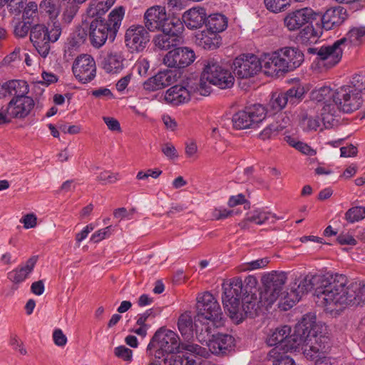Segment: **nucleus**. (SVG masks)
Segmentation results:
<instances>
[{
  "instance_id": "1",
  "label": "nucleus",
  "mask_w": 365,
  "mask_h": 365,
  "mask_svg": "<svg viewBox=\"0 0 365 365\" xmlns=\"http://www.w3.org/2000/svg\"><path fill=\"white\" fill-rule=\"evenodd\" d=\"M350 287L351 283L346 276L327 273L322 275L321 285L314 288L316 302L321 306L330 307L331 309L337 305L346 306L348 301L352 299L353 291L350 290Z\"/></svg>"
},
{
  "instance_id": "2",
  "label": "nucleus",
  "mask_w": 365,
  "mask_h": 365,
  "mask_svg": "<svg viewBox=\"0 0 365 365\" xmlns=\"http://www.w3.org/2000/svg\"><path fill=\"white\" fill-rule=\"evenodd\" d=\"M180 346L182 349L200 356H202L205 352V349L197 344L180 343L175 332L160 328L150 339L146 349V354L150 358L162 359L165 362V358H170V356L174 355L179 351Z\"/></svg>"
},
{
  "instance_id": "3",
  "label": "nucleus",
  "mask_w": 365,
  "mask_h": 365,
  "mask_svg": "<svg viewBox=\"0 0 365 365\" xmlns=\"http://www.w3.org/2000/svg\"><path fill=\"white\" fill-rule=\"evenodd\" d=\"M197 315L195 317L196 336L199 341H205L203 331L209 335L212 329L223 326L222 312L219 303L209 292L197 297Z\"/></svg>"
},
{
  "instance_id": "4",
  "label": "nucleus",
  "mask_w": 365,
  "mask_h": 365,
  "mask_svg": "<svg viewBox=\"0 0 365 365\" xmlns=\"http://www.w3.org/2000/svg\"><path fill=\"white\" fill-rule=\"evenodd\" d=\"M125 14L123 6L114 9L108 15V20L95 18L90 23L89 39L96 48L102 47L108 40L114 41Z\"/></svg>"
},
{
  "instance_id": "5",
  "label": "nucleus",
  "mask_w": 365,
  "mask_h": 365,
  "mask_svg": "<svg viewBox=\"0 0 365 365\" xmlns=\"http://www.w3.org/2000/svg\"><path fill=\"white\" fill-rule=\"evenodd\" d=\"M264 73L279 76L299 67L304 61L303 53L297 48L284 47L263 55Z\"/></svg>"
},
{
  "instance_id": "6",
  "label": "nucleus",
  "mask_w": 365,
  "mask_h": 365,
  "mask_svg": "<svg viewBox=\"0 0 365 365\" xmlns=\"http://www.w3.org/2000/svg\"><path fill=\"white\" fill-rule=\"evenodd\" d=\"M304 329L300 334L302 344L299 349L308 359L314 360L320 355H324L330 348V339L327 336L317 334L315 328V317L306 315L301 321Z\"/></svg>"
},
{
  "instance_id": "7",
  "label": "nucleus",
  "mask_w": 365,
  "mask_h": 365,
  "mask_svg": "<svg viewBox=\"0 0 365 365\" xmlns=\"http://www.w3.org/2000/svg\"><path fill=\"white\" fill-rule=\"evenodd\" d=\"M304 327V324L300 322L296 325L294 333L292 334L291 327L287 325L277 327L272 331L266 341L268 346L275 347L269 351L268 357L274 358L275 355L279 354V351L284 352L299 351L302 344L300 334L305 329Z\"/></svg>"
},
{
  "instance_id": "8",
  "label": "nucleus",
  "mask_w": 365,
  "mask_h": 365,
  "mask_svg": "<svg viewBox=\"0 0 365 365\" xmlns=\"http://www.w3.org/2000/svg\"><path fill=\"white\" fill-rule=\"evenodd\" d=\"M363 103V98L351 86H344L335 91L334 104L326 105L322 109V121L325 124L334 120L336 107L344 113H351L358 110Z\"/></svg>"
},
{
  "instance_id": "9",
  "label": "nucleus",
  "mask_w": 365,
  "mask_h": 365,
  "mask_svg": "<svg viewBox=\"0 0 365 365\" xmlns=\"http://www.w3.org/2000/svg\"><path fill=\"white\" fill-rule=\"evenodd\" d=\"M61 34V27L54 22L48 29L44 24H36L31 29L30 40L38 53L46 58L51 49V43L58 41Z\"/></svg>"
},
{
  "instance_id": "10",
  "label": "nucleus",
  "mask_w": 365,
  "mask_h": 365,
  "mask_svg": "<svg viewBox=\"0 0 365 365\" xmlns=\"http://www.w3.org/2000/svg\"><path fill=\"white\" fill-rule=\"evenodd\" d=\"M222 297L225 310L230 318L237 323L243 320V310L240 307V299L243 297V282L241 278L236 277L231 279L227 287L224 288Z\"/></svg>"
},
{
  "instance_id": "11",
  "label": "nucleus",
  "mask_w": 365,
  "mask_h": 365,
  "mask_svg": "<svg viewBox=\"0 0 365 365\" xmlns=\"http://www.w3.org/2000/svg\"><path fill=\"white\" fill-rule=\"evenodd\" d=\"M202 78L207 81L220 88H231L234 85L235 78L232 73L224 68L221 63L214 58H209L202 61Z\"/></svg>"
},
{
  "instance_id": "12",
  "label": "nucleus",
  "mask_w": 365,
  "mask_h": 365,
  "mask_svg": "<svg viewBox=\"0 0 365 365\" xmlns=\"http://www.w3.org/2000/svg\"><path fill=\"white\" fill-rule=\"evenodd\" d=\"M287 279V273L278 271H273L262 277L264 289L260 293V302L267 309L284 294L282 291Z\"/></svg>"
},
{
  "instance_id": "13",
  "label": "nucleus",
  "mask_w": 365,
  "mask_h": 365,
  "mask_svg": "<svg viewBox=\"0 0 365 365\" xmlns=\"http://www.w3.org/2000/svg\"><path fill=\"white\" fill-rule=\"evenodd\" d=\"M266 117V109L259 104L247 107L235 113L232 118L234 128L244 130L255 128Z\"/></svg>"
},
{
  "instance_id": "14",
  "label": "nucleus",
  "mask_w": 365,
  "mask_h": 365,
  "mask_svg": "<svg viewBox=\"0 0 365 365\" xmlns=\"http://www.w3.org/2000/svg\"><path fill=\"white\" fill-rule=\"evenodd\" d=\"M234 73L240 78H249L262 68L264 70L263 56L259 59L254 54H242L234 62Z\"/></svg>"
},
{
  "instance_id": "15",
  "label": "nucleus",
  "mask_w": 365,
  "mask_h": 365,
  "mask_svg": "<svg viewBox=\"0 0 365 365\" xmlns=\"http://www.w3.org/2000/svg\"><path fill=\"white\" fill-rule=\"evenodd\" d=\"M344 43L345 38H341L331 45L323 46L320 48H309L308 52L317 54L318 59L323 62L324 66L331 68L340 61L343 53L341 46Z\"/></svg>"
},
{
  "instance_id": "16",
  "label": "nucleus",
  "mask_w": 365,
  "mask_h": 365,
  "mask_svg": "<svg viewBox=\"0 0 365 365\" xmlns=\"http://www.w3.org/2000/svg\"><path fill=\"white\" fill-rule=\"evenodd\" d=\"M148 30L143 25H132L125 33V43L131 52H141L150 41Z\"/></svg>"
},
{
  "instance_id": "17",
  "label": "nucleus",
  "mask_w": 365,
  "mask_h": 365,
  "mask_svg": "<svg viewBox=\"0 0 365 365\" xmlns=\"http://www.w3.org/2000/svg\"><path fill=\"white\" fill-rule=\"evenodd\" d=\"M75 77L81 83H86L92 81L96 74V62L88 54L78 56L72 66Z\"/></svg>"
},
{
  "instance_id": "18",
  "label": "nucleus",
  "mask_w": 365,
  "mask_h": 365,
  "mask_svg": "<svg viewBox=\"0 0 365 365\" xmlns=\"http://www.w3.org/2000/svg\"><path fill=\"white\" fill-rule=\"evenodd\" d=\"M319 16L312 8L304 7L289 12L284 19V26L289 31H297L305 24H311Z\"/></svg>"
},
{
  "instance_id": "19",
  "label": "nucleus",
  "mask_w": 365,
  "mask_h": 365,
  "mask_svg": "<svg viewBox=\"0 0 365 365\" xmlns=\"http://www.w3.org/2000/svg\"><path fill=\"white\" fill-rule=\"evenodd\" d=\"M195 59L193 50L188 47H178L170 51L163 58V63L170 68H185Z\"/></svg>"
},
{
  "instance_id": "20",
  "label": "nucleus",
  "mask_w": 365,
  "mask_h": 365,
  "mask_svg": "<svg viewBox=\"0 0 365 365\" xmlns=\"http://www.w3.org/2000/svg\"><path fill=\"white\" fill-rule=\"evenodd\" d=\"M37 260V256H32L25 263L19 264L17 267L7 273V279L12 283L11 287L12 293H14L19 289L20 284L29 278L34 271Z\"/></svg>"
},
{
  "instance_id": "21",
  "label": "nucleus",
  "mask_w": 365,
  "mask_h": 365,
  "mask_svg": "<svg viewBox=\"0 0 365 365\" xmlns=\"http://www.w3.org/2000/svg\"><path fill=\"white\" fill-rule=\"evenodd\" d=\"M203 333L205 341L203 340L200 342L202 344L205 342L210 351L213 354L224 355L233 345L234 339L231 335L223 334H215L212 332L207 335L205 330L203 331Z\"/></svg>"
},
{
  "instance_id": "22",
  "label": "nucleus",
  "mask_w": 365,
  "mask_h": 365,
  "mask_svg": "<svg viewBox=\"0 0 365 365\" xmlns=\"http://www.w3.org/2000/svg\"><path fill=\"white\" fill-rule=\"evenodd\" d=\"M322 279V275H307L305 276L299 282L297 289H292L290 293H287V297H284L286 301L284 304H287V306L289 308L293 307V305L299 302L304 293L308 292L311 289L314 288V286L316 287L318 285H321V280Z\"/></svg>"
},
{
  "instance_id": "23",
  "label": "nucleus",
  "mask_w": 365,
  "mask_h": 365,
  "mask_svg": "<svg viewBox=\"0 0 365 365\" xmlns=\"http://www.w3.org/2000/svg\"><path fill=\"white\" fill-rule=\"evenodd\" d=\"M145 27L151 32L161 30L163 31L165 22L167 20L165 8L161 6H153L146 10L143 16Z\"/></svg>"
},
{
  "instance_id": "24",
  "label": "nucleus",
  "mask_w": 365,
  "mask_h": 365,
  "mask_svg": "<svg viewBox=\"0 0 365 365\" xmlns=\"http://www.w3.org/2000/svg\"><path fill=\"white\" fill-rule=\"evenodd\" d=\"M34 107V100L26 96L13 98L7 106V115L10 118H24Z\"/></svg>"
},
{
  "instance_id": "25",
  "label": "nucleus",
  "mask_w": 365,
  "mask_h": 365,
  "mask_svg": "<svg viewBox=\"0 0 365 365\" xmlns=\"http://www.w3.org/2000/svg\"><path fill=\"white\" fill-rule=\"evenodd\" d=\"M348 14L346 9L339 6L328 9L322 16H320L322 28L325 30H331L340 26L346 19Z\"/></svg>"
},
{
  "instance_id": "26",
  "label": "nucleus",
  "mask_w": 365,
  "mask_h": 365,
  "mask_svg": "<svg viewBox=\"0 0 365 365\" xmlns=\"http://www.w3.org/2000/svg\"><path fill=\"white\" fill-rule=\"evenodd\" d=\"M192 91L181 85H175L170 88L165 93V100L173 106H179L187 103L190 100Z\"/></svg>"
},
{
  "instance_id": "27",
  "label": "nucleus",
  "mask_w": 365,
  "mask_h": 365,
  "mask_svg": "<svg viewBox=\"0 0 365 365\" xmlns=\"http://www.w3.org/2000/svg\"><path fill=\"white\" fill-rule=\"evenodd\" d=\"M206 16L204 8H193L184 13L182 20L188 29H196L206 24Z\"/></svg>"
},
{
  "instance_id": "28",
  "label": "nucleus",
  "mask_w": 365,
  "mask_h": 365,
  "mask_svg": "<svg viewBox=\"0 0 365 365\" xmlns=\"http://www.w3.org/2000/svg\"><path fill=\"white\" fill-rule=\"evenodd\" d=\"M124 60L120 52L110 51L102 59L101 66L107 73H118L124 68Z\"/></svg>"
},
{
  "instance_id": "29",
  "label": "nucleus",
  "mask_w": 365,
  "mask_h": 365,
  "mask_svg": "<svg viewBox=\"0 0 365 365\" xmlns=\"http://www.w3.org/2000/svg\"><path fill=\"white\" fill-rule=\"evenodd\" d=\"M155 45L162 50H168L173 46L182 43V36H178L171 32H164L157 35L153 39Z\"/></svg>"
},
{
  "instance_id": "30",
  "label": "nucleus",
  "mask_w": 365,
  "mask_h": 365,
  "mask_svg": "<svg viewBox=\"0 0 365 365\" xmlns=\"http://www.w3.org/2000/svg\"><path fill=\"white\" fill-rule=\"evenodd\" d=\"M242 310H243V319L245 317L255 318L258 315V311L260 307H265L262 304L260 299L258 300L255 294H248L242 298Z\"/></svg>"
},
{
  "instance_id": "31",
  "label": "nucleus",
  "mask_w": 365,
  "mask_h": 365,
  "mask_svg": "<svg viewBox=\"0 0 365 365\" xmlns=\"http://www.w3.org/2000/svg\"><path fill=\"white\" fill-rule=\"evenodd\" d=\"M115 0H91L87 9L88 16L95 18H102L108 10L114 4Z\"/></svg>"
},
{
  "instance_id": "32",
  "label": "nucleus",
  "mask_w": 365,
  "mask_h": 365,
  "mask_svg": "<svg viewBox=\"0 0 365 365\" xmlns=\"http://www.w3.org/2000/svg\"><path fill=\"white\" fill-rule=\"evenodd\" d=\"M5 97L13 96L14 98L26 96L29 92L28 85L26 81L20 80H11L4 83Z\"/></svg>"
},
{
  "instance_id": "33",
  "label": "nucleus",
  "mask_w": 365,
  "mask_h": 365,
  "mask_svg": "<svg viewBox=\"0 0 365 365\" xmlns=\"http://www.w3.org/2000/svg\"><path fill=\"white\" fill-rule=\"evenodd\" d=\"M205 26L212 34L223 31L227 26V19L220 14H210L207 17Z\"/></svg>"
},
{
  "instance_id": "34",
  "label": "nucleus",
  "mask_w": 365,
  "mask_h": 365,
  "mask_svg": "<svg viewBox=\"0 0 365 365\" xmlns=\"http://www.w3.org/2000/svg\"><path fill=\"white\" fill-rule=\"evenodd\" d=\"M178 326L185 340L189 341L193 338L194 330L196 331V329L190 316L182 314L178 319Z\"/></svg>"
},
{
  "instance_id": "35",
  "label": "nucleus",
  "mask_w": 365,
  "mask_h": 365,
  "mask_svg": "<svg viewBox=\"0 0 365 365\" xmlns=\"http://www.w3.org/2000/svg\"><path fill=\"white\" fill-rule=\"evenodd\" d=\"M186 354H176L170 356V358H165V365H197V354L189 352Z\"/></svg>"
},
{
  "instance_id": "36",
  "label": "nucleus",
  "mask_w": 365,
  "mask_h": 365,
  "mask_svg": "<svg viewBox=\"0 0 365 365\" xmlns=\"http://www.w3.org/2000/svg\"><path fill=\"white\" fill-rule=\"evenodd\" d=\"M334 95H335V91H333L329 86H322L312 91L311 98L319 103L323 102L324 103V108L326 105L329 104L327 102L331 100L334 102Z\"/></svg>"
},
{
  "instance_id": "37",
  "label": "nucleus",
  "mask_w": 365,
  "mask_h": 365,
  "mask_svg": "<svg viewBox=\"0 0 365 365\" xmlns=\"http://www.w3.org/2000/svg\"><path fill=\"white\" fill-rule=\"evenodd\" d=\"M350 290H352L351 298L348 301V305H361L365 304V283L362 285L351 283Z\"/></svg>"
},
{
  "instance_id": "38",
  "label": "nucleus",
  "mask_w": 365,
  "mask_h": 365,
  "mask_svg": "<svg viewBox=\"0 0 365 365\" xmlns=\"http://www.w3.org/2000/svg\"><path fill=\"white\" fill-rule=\"evenodd\" d=\"M39 6L51 20H55L60 14V5L56 0H43Z\"/></svg>"
},
{
  "instance_id": "39",
  "label": "nucleus",
  "mask_w": 365,
  "mask_h": 365,
  "mask_svg": "<svg viewBox=\"0 0 365 365\" xmlns=\"http://www.w3.org/2000/svg\"><path fill=\"white\" fill-rule=\"evenodd\" d=\"M343 38H345V42L349 41L355 46L361 44L365 41V26L351 29Z\"/></svg>"
},
{
  "instance_id": "40",
  "label": "nucleus",
  "mask_w": 365,
  "mask_h": 365,
  "mask_svg": "<svg viewBox=\"0 0 365 365\" xmlns=\"http://www.w3.org/2000/svg\"><path fill=\"white\" fill-rule=\"evenodd\" d=\"M270 217L274 219L272 222H274L277 219L274 214L261 210H254L249 215H247V220H250V222L257 225H262L268 221Z\"/></svg>"
},
{
  "instance_id": "41",
  "label": "nucleus",
  "mask_w": 365,
  "mask_h": 365,
  "mask_svg": "<svg viewBox=\"0 0 365 365\" xmlns=\"http://www.w3.org/2000/svg\"><path fill=\"white\" fill-rule=\"evenodd\" d=\"M287 98V103L290 105L299 103L304 98V89L303 87H292L284 92Z\"/></svg>"
},
{
  "instance_id": "42",
  "label": "nucleus",
  "mask_w": 365,
  "mask_h": 365,
  "mask_svg": "<svg viewBox=\"0 0 365 365\" xmlns=\"http://www.w3.org/2000/svg\"><path fill=\"white\" fill-rule=\"evenodd\" d=\"M155 76L162 88L170 86L177 81V74L170 70L159 71Z\"/></svg>"
},
{
  "instance_id": "43",
  "label": "nucleus",
  "mask_w": 365,
  "mask_h": 365,
  "mask_svg": "<svg viewBox=\"0 0 365 365\" xmlns=\"http://www.w3.org/2000/svg\"><path fill=\"white\" fill-rule=\"evenodd\" d=\"M183 30V24L180 19L178 18H168L167 16L166 22L163 28L164 32H171L178 36H182Z\"/></svg>"
},
{
  "instance_id": "44",
  "label": "nucleus",
  "mask_w": 365,
  "mask_h": 365,
  "mask_svg": "<svg viewBox=\"0 0 365 365\" xmlns=\"http://www.w3.org/2000/svg\"><path fill=\"white\" fill-rule=\"evenodd\" d=\"M288 104L287 98L284 92L274 93L269 101V106L274 111H279Z\"/></svg>"
},
{
  "instance_id": "45",
  "label": "nucleus",
  "mask_w": 365,
  "mask_h": 365,
  "mask_svg": "<svg viewBox=\"0 0 365 365\" xmlns=\"http://www.w3.org/2000/svg\"><path fill=\"white\" fill-rule=\"evenodd\" d=\"M298 37L303 43H312L316 41L317 33L312 26H307L300 31Z\"/></svg>"
},
{
  "instance_id": "46",
  "label": "nucleus",
  "mask_w": 365,
  "mask_h": 365,
  "mask_svg": "<svg viewBox=\"0 0 365 365\" xmlns=\"http://www.w3.org/2000/svg\"><path fill=\"white\" fill-rule=\"evenodd\" d=\"M346 219L350 222L361 220L365 217V207H354L346 212Z\"/></svg>"
},
{
  "instance_id": "47",
  "label": "nucleus",
  "mask_w": 365,
  "mask_h": 365,
  "mask_svg": "<svg viewBox=\"0 0 365 365\" xmlns=\"http://www.w3.org/2000/svg\"><path fill=\"white\" fill-rule=\"evenodd\" d=\"M31 21H18L14 26V34L17 38H24L31 31Z\"/></svg>"
},
{
  "instance_id": "48",
  "label": "nucleus",
  "mask_w": 365,
  "mask_h": 365,
  "mask_svg": "<svg viewBox=\"0 0 365 365\" xmlns=\"http://www.w3.org/2000/svg\"><path fill=\"white\" fill-rule=\"evenodd\" d=\"M212 35L213 36L210 37L202 34V37L199 38V45L205 49L212 50L217 48L220 43L219 39L216 34H212Z\"/></svg>"
},
{
  "instance_id": "49",
  "label": "nucleus",
  "mask_w": 365,
  "mask_h": 365,
  "mask_svg": "<svg viewBox=\"0 0 365 365\" xmlns=\"http://www.w3.org/2000/svg\"><path fill=\"white\" fill-rule=\"evenodd\" d=\"M264 2L267 9L274 13L282 11L289 5V0H264Z\"/></svg>"
},
{
  "instance_id": "50",
  "label": "nucleus",
  "mask_w": 365,
  "mask_h": 365,
  "mask_svg": "<svg viewBox=\"0 0 365 365\" xmlns=\"http://www.w3.org/2000/svg\"><path fill=\"white\" fill-rule=\"evenodd\" d=\"M118 173H112L109 170H104L97 176V180L103 184L115 183L120 179Z\"/></svg>"
},
{
  "instance_id": "51",
  "label": "nucleus",
  "mask_w": 365,
  "mask_h": 365,
  "mask_svg": "<svg viewBox=\"0 0 365 365\" xmlns=\"http://www.w3.org/2000/svg\"><path fill=\"white\" fill-rule=\"evenodd\" d=\"M353 88L359 94H365V75H355L353 76L351 81V85Z\"/></svg>"
},
{
  "instance_id": "52",
  "label": "nucleus",
  "mask_w": 365,
  "mask_h": 365,
  "mask_svg": "<svg viewBox=\"0 0 365 365\" xmlns=\"http://www.w3.org/2000/svg\"><path fill=\"white\" fill-rule=\"evenodd\" d=\"M269 262V260L267 257L257 259L256 260H253L244 264L242 265V270L247 271L263 268L268 264Z\"/></svg>"
},
{
  "instance_id": "53",
  "label": "nucleus",
  "mask_w": 365,
  "mask_h": 365,
  "mask_svg": "<svg viewBox=\"0 0 365 365\" xmlns=\"http://www.w3.org/2000/svg\"><path fill=\"white\" fill-rule=\"evenodd\" d=\"M114 354L125 361L130 362L133 359V351L125 346H119L114 349Z\"/></svg>"
},
{
  "instance_id": "54",
  "label": "nucleus",
  "mask_w": 365,
  "mask_h": 365,
  "mask_svg": "<svg viewBox=\"0 0 365 365\" xmlns=\"http://www.w3.org/2000/svg\"><path fill=\"white\" fill-rule=\"evenodd\" d=\"M37 4L34 2H29L24 8L23 9V20L31 21L33 20L34 16H36L37 12Z\"/></svg>"
},
{
  "instance_id": "55",
  "label": "nucleus",
  "mask_w": 365,
  "mask_h": 365,
  "mask_svg": "<svg viewBox=\"0 0 365 365\" xmlns=\"http://www.w3.org/2000/svg\"><path fill=\"white\" fill-rule=\"evenodd\" d=\"M279 133L278 127L275 125L274 123L269 124L260 133L259 138L262 140H267L276 136Z\"/></svg>"
},
{
  "instance_id": "56",
  "label": "nucleus",
  "mask_w": 365,
  "mask_h": 365,
  "mask_svg": "<svg viewBox=\"0 0 365 365\" xmlns=\"http://www.w3.org/2000/svg\"><path fill=\"white\" fill-rule=\"evenodd\" d=\"M6 4L11 13L19 14L24 8L25 0H8Z\"/></svg>"
},
{
  "instance_id": "57",
  "label": "nucleus",
  "mask_w": 365,
  "mask_h": 365,
  "mask_svg": "<svg viewBox=\"0 0 365 365\" xmlns=\"http://www.w3.org/2000/svg\"><path fill=\"white\" fill-rule=\"evenodd\" d=\"M143 88L149 92L162 89L155 75L147 79L143 84Z\"/></svg>"
},
{
  "instance_id": "58",
  "label": "nucleus",
  "mask_w": 365,
  "mask_h": 365,
  "mask_svg": "<svg viewBox=\"0 0 365 365\" xmlns=\"http://www.w3.org/2000/svg\"><path fill=\"white\" fill-rule=\"evenodd\" d=\"M202 76L196 87L192 91V93H199L201 96H208L210 93L211 87L204 81Z\"/></svg>"
},
{
  "instance_id": "59",
  "label": "nucleus",
  "mask_w": 365,
  "mask_h": 365,
  "mask_svg": "<svg viewBox=\"0 0 365 365\" xmlns=\"http://www.w3.org/2000/svg\"><path fill=\"white\" fill-rule=\"evenodd\" d=\"M135 67L140 76H145L149 70L150 63L145 58H139L137 61Z\"/></svg>"
},
{
  "instance_id": "60",
  "label": "nucleus",
  "mask_w": 365,
  "mask_h": 365,
  "mask_svg": "<svg viewBox=\"0 0 365 365\" xmlns=\"http://www.w3.org/2000/svg\"><path fill=\"white\" fill-rule=\"evenodd\" d=\"M243 284V296L250 294L252 289L255 287L257 284V279L253 276H248L245 278Z\"/></svg>"
},
{
  "instance_id": "61",
  "label": "nucleus",
  "mask_w": 365,
  "mask_h": 365,
  "mask_svg": "<svg viewBox=\"0 0 365 365\" xmlns=\"http://www.w3.org/2000/svg\"><path fill=\"white\" fill-rule=\"evenodd\" d=\"M36 221V216L33 213L27 214L20 220V222L24 224V227L26 229L35 227L37 224Z\"/></svg>"
},
{
  "instance_id": "62",
  "label": "nucleus",
  "mask_w": 365,
  "mask_h": 365,
  "mask_svg": "<svg viewBox=\"0 0 365 365\" xmlns=\"http://www.w3.org/2000/svg\"><path fill=\"white\" fill-rule=\"evenodd\" d=\"M162 174V170L159 169H148L146 172L139 171L136 175V178L138 180H144L148 178V177H152L153 178H158Z\"/></svg>"
},
{
  "instance_id": "63",
  "label": "nucleus",
  "mask_w": 365,
  "mask_h": 365,
  "mask_svg": "<svg viewBox=\"0 0 365 365\" xmlns=\"http://www.w3.org/2000/svg\"><path fill=\"white\" fill-rule=\"evenodd\" d=\"M276 359L273 361V365H296L292 358L280 353L275 355Z\"/></svg>"
},
{
  "instance_id": "64",
  "label": "nucleus",
  "mask_w": 365,
  "mask_h": 365,
  "mask_svg": "<svg viewBox=\"0 0 365 365\" xmlns=\"http://www.w3.org/2000/svg\"><path fill=\"white\" fill-rule=\"evenodd\" d=\"M303 121L306 123L308 129L314 130L320 127L322 123V120L318 116L306 117L303 119Z\"/></svg>"
}]
</instances>
